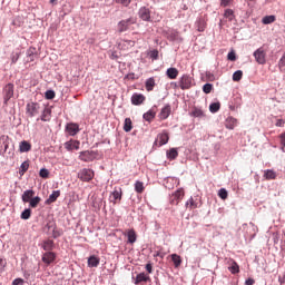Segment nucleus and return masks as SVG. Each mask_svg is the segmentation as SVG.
<instances>
[{"label":"nucleus","mask_w":285,"mask_h":285,"mask_svg":"<svg viewBox=\"0 0 285 285\" xmlns=\"http://www.w3.org/2000/svg\"><path fill=\"white\" fill-rule=\"evenodd\" d=\"M4 104H8L14 97V85L8 83L3 89Z\"/></svg>","instance_id":"6"},{"label":"nucleus","mask_w":285,"mask_h":285,"mask_svg":"<svg viewBox=\"0 0 285 285\" xmlns=\"http://www.w3.org/2000/svg\"><path fill=\"white\" fill-rule=\"evenodd\" d=\"M55 259H57V254H55L53 252H46L45 254H42V262L47 266H50V264H52Z\"/></svg>","instance_id":"8"},{"label":"nucleus","mask_w":285,"mask_h":285,"mask_svg":"<svg viewBox=\"0 0 285 285\" xmlns=\"http://www.w3.org/2000/svg\"><path fill=\"white\" fill-rule=\"evenodd\" d=\"M185 195H186V191H184V188L177 189V190H176L174 194H171V196H170V199H169L170 204H171L173 206L179 205V202H181V199H184Z\"/></svg>","instance_id":"3"},{"label":"nucleus","mask_w":285,"mask_h":285,"mask_svg":"<svg viewBox=\"0 0 285 285\" xmlns=\"http://www.w3.org/2000/svg\"><path fill=\"white\" fill-rule=\"evenodd\" d=\"M59 197H61V191L55 190L52 191V194L49 195V198L45 202V204H47V206H50V204H55V202H57Z\"/></svg>","instance_id":"14"},{"label":"nucleus","mask_w":285,"mask_h":285,"mask_svg":"<svg viewBox=\"0 0 285 285\" xmlns=\"http://www.w3.org/2000/svg\"><path fill=\"white\" fill-rule=\"evenodd\" d=\"M276 21V18L275 16H265L263 19H262V23H264V26H268L271 23H275Z\"/></svg>","instance_id":"36"},{"label":"nucleus","mask_w":285,"mask_h":285,"mask_svg":"<svg viewBox=\"0 0 285 285\" xmlns=\"http://www.w3.org/2000/svg\"><path fill=\"white\" fill-rule=\"evenodd\" d=\"M95 178V171L92 169L83 168L78 173V179L81 181H92Z\"/></svg>","instance_id":"2"},{"label":"nucleus","mask_w":285,"mask_h":285,"mask_svg":"<svg viewBox=\"0 0 285 285\" xmlns=\"http://www.w3.org/2000/svg\"><path fill=\"white\" fill-rule=\"evenodd\" d=\"M125 43H127L128 46H135V41H132V40H127V41H125Z\"/></svg>","instance_id":"61"},{"label":"nucleus","mask_w":285,"mask_h":285,"mask_svg":"<svg viewBox=\"0 0 285 285\" xmlns=\"http://www.w3.org/2000/svg\"><path fill=\"white\" fill-rule=\"evenodd\" d=\"M219 108H222V104L214 102L209 105L210 112H219Z\"/></svg>","instance_id":"42"},{"label":"nucleus","mask_w":285,"mask_h":285,"mask_svg":"<svg viewBox=\"0 0 285 285\" xmlns=\"http://www.w3.org/2000/svg\"><path fill=\"white\" fill-rule=\"evenodd\" d=\"M196 28L198 32H204V30H206V20H204L203 18H199L196 21Z\"/></svg>","instance_id":"29"},{"label":"nucleus","mask_w":285,"mask_h":285,"mask_svg":"<svg viewBox=\"0 0 285 285\" xmlns=\"http://www.w3.org/2000/svg\"><path fill=\"white\" fill-rule=\"evenodd\" d=\"M45 97L46 99H53L56 97L55 90H47Z\"/></svg>","instance_id":"51"},{"label":"nucleus","mask_w":285,"mask_h":285,"mask_svg":"<svg viewBox=\"0 0 285 285\" xmlns=\"http://www.w3.org/2000/svg\"><path fill=\"white\" fill-rule=\"evenodd\" d=\"M135 24V18H128L118 22V32H126L130 26Z\"/></svg>","instance_id":"5"},{"label":"nucleus","mask_w":285,"mask_h":285,"mask_svg":"<svg viewBox=\"0 0 285 285\" xmlns=\"http://www.w3.org/2000/svg\"><path fill=\"white\" fill-rule=\"evenodd\" d=\"M166 75L168 79H177V77H179V70L175 67H170L167 69Z\"/></svg>","instance_id":"20"},{"label":"nucleus","mask_w":285,"mask_h":285,"mask_svg":"<svg viewBox=\"0 0 285 285\" xmlns=\"http://www.w3.org/2000/svg\"><path fill=\"white\" fill-rule=\"evenodd\" d=\"M79 146H81V142L79 140H69L65 142L66 150H79Z\"/></svg>","instance_id":"13"},{"label":"nucleus","mask_w":285,"mask_h":285,"mask_svg":"<svg viewBox=\"0 0 285 285\" xmlns=\"http://www.w3.org/2000/svg\"><path fill=\"white\" fill-rule=\"evenodd\" d=\"M19 150L21 153H30V150H32V145L28 142V140H23L19 145Z\"/></svg>","instance_id":"21"},{"label":"nucleus","mask_w":285,"mask_h":285,"mask_svg":"<svg viewBox=\"0 0 285 285\" xmlns=\"http://www.w3.org/2000/svg\"><path fill=\"white\" fill-rule=\"evenodd\" d=\"M39 175H40V177H42V179H48V177H50V171H48V169H46V168H42V169H40Z\"/></svg>","instance_id":"46"},{"label":"nucleus","mask_w":285,"mask_h":285,"mask_svg":"<svg viewBox=\"0 0 285 285\" xmlns=\"http://www.w3.org/2000/svg\"><path fill=\"white\" fill-rule=\"evenodd\" d=\"M144 101H146V96H144L142 94H134L131 96V104L134 106H141Z\"/></svg>","instance_id":"12"},{"label":"nucleus","mask_w":285,"mask_h":285,"mask_svg":"<svg viewBox=\"0 0 285 285\" xmlns=\"http://www.w3.org/2000/svg\"><path fill=\"white\" fill-rule=\"evenodd\" d=\"M176 157H179V151H177L176 148H171L167 151V159H170V161H173V159Z\"/></svg>","instance_id":"31"},{"label":"nucleus","mask_w":285,"mask_h":285,"mask_svg":"<svg viewBox=\"0 0 285 285\" xmlns=\"http://www.w3.org/2000/svg\"><path fill=\"white\" fill-rule=\"evenodd\" d=\"M28 117H37L41 111V105L39 102H29L26 106Z\"/></svg>","instance_id":"1"},{"label":"nucleus","mask_w":285,"mask_h":285,"mask_svg":"<svg viewBox=\"0 0 285 285\" xmlns=\"http://www.w3.org/2000/svg\"><path fill=\"white\" fill-rule=\"evenodd\" d=\"M145 189H146V188L144 187V183H142V181L137 180V181L135 183V190H136V193H138L139 195H141V193H144Z\"/></svg>","instance_id":"38"},{"label":"nucleus","mask_w":285,"mask_h":285,"mask_svg":"<svg viewBox=\"0 0 285 285\" xmlns=\"http://www.w3.org/2000/svg\"><path fill=\"white\" fill-rule=\"evenodd\" d=\"M121 195H122L121 188L115 189L111 193V202H112V204H119V202H121Z\"/></svg>","instance_id":"17"},{"label":"nucleus","mask_w":285,"mask_h":285,"mask_svg":"<svg viewBox=\"0 0 285 285\" xmlns=\"http://www.w3.org/2000/svg\"><path fill=\"white\" fill-rule=\"evenodd\" d=\"M170 112H171V108H170V105H166L160 114H159V117L160 119H168V117H170Z\"/></svg>","instance_id":"22"},{"label":"nucleus","mask_w":285,"mask_h":285,"mask_svg":"<svg viewBox=\"0 0 285 285\" xmlns=\"http://www.w3.org/2000/svg\"><path fill=\"white\" fill-rule=\"evenodd\" d=\"M41 248H43V250L47 253H52V249L55 248V242L47 239L41 244Z\"/></svg>","instance_id":"18"},{"label":"nucleus","mask_w":285,"mask_h":285,"mask_svg":"<svg viewBox=\"0 0 285 285\" xmlns=\"http://www.w3.org/2000/svg\"><path fill=\"white\" fill-rule=\"evenodd\" d=\"M173 88H179V85L177 82H171Z\"/></svg>","instance_id":"63"},{"label":"nucleus","mask_w":285,"mask_h":285,"mask_svg":"<svg viewBox=\"0 0 285 285\" xmlns=\"http://www.w3.org/2000/svg\"><path fill=\"white\" fill-rule=\"evenodd\" d=\"M284 124H285V121H284L283 119H278V120L276 121L277 128L284 127Z\"/></svg>","instance_id":"58"},{"label":"nucleus","mask_w":285,"mask_h":285,"mask_svg":"<svg viewBox=\"0 0 285 285\" xmlns=\"http://www.w3.org/2000/svg\"><path fill=\"white\" fill-rule=\"evenodd\" d=\"M186 208H189V210H195V208L199 207V203L197 200H195V198L190 197L186 204H185Z\"/></svg>","instance_id":"24"},{"label":"nucleus","mask_w":285,"mask_h":285,"mask_svg":"<svg viewBox=\"0 0 285 285\" xmlns=\"http://www.w3.org/2000/svg\"><path fill=\"white\" fill-rule=\"evenodd\" d=\"M278 137L281 139V149L283 153H285V131L281 134Z\"/></svg>","instance_id":"48"},{"label":"nucleus","mask_w":285,"mask_h":285,"mask_svg":"<svg viewBox=\"0 0 285 285\" xmlns=\"http://www.w3.org/2000/svg\"><path fill=\"white\" fill-rule=\"evenodd\" d=\"M191 117H206V115L204 114V110H202L200 108L194 107L191 112H190Z\"/></svg>","instance_id":"33"},{"label":"nucleus","mask_w":285,"mask_h":285,"mask_svg":"<svg viewBox=\"0 0 285 285\" xmlns=\"http://www.w3.org/2000/svg\"><path fill=\"white\" fill-rule=\"evenodd\" d=\"M66 132H68L70 137H75V135L79 132V125L75 122L67 124Z\"/></svg>","instance_id":"10"},{"label":"nucleus","mask_w":285,"mask_h":285,"mask_svg":"<svg viewBox=\"0 0 285 285\" xmlns=\"http://www.w3.org/2000/svg\"><path fill=\"white\" fill-rule=\"evenodd\" d=\"M124 130L125 132H130V130H132V120L130 118L125 119Z\"/></svg>","instance_id":"37"},{"label":"nucleus","mask_w":285,"mask_h":285,"mask_svg":"<svg viewBox=\"0 0 285 285\" xmlns=\"http://www.w3.org/2000/svg\"><path fill=\"white\" fill-rule=\"evenodd\" d=\"M246 285H253L255 284V279L253 278H248L246 282H245Z\"/></svg>","instance_id":"60"},{"label":"nucleus","mask_w":285,"mask_h":285,"mask_svg":"<svg viewBox=\"0 0 285 285\" xmlns=\"http://www.w3.org/2000/svg\"><path fill=\"white\" fill-rule=\"evenodd\" d=\"M32 197H35V190L32 189L24 190L22 194V202L24 204H29Z\"/></svg>","instance_id":"19"},{"label":"nucleus","mask_w":285,"mask_h":285,"mask_svg":"<svg viewBox=\"0 0 285 285\" xmlns=\"http://www.w3.org/2000/svg\"><path fill=\"white\" fill-rule=\"evenodd\" d=\"M12 284L13 285H23L24 281H23V278H16V279H13Z\"/></svg>","instance_id":"56"},{"label":"nucleus","mask_w":285,"mask_h":285,"mask_svg":"<svg viewBox=\"0 0 285 285\" xmlns=\"http://www.w3.org/2000/svg\"><path fill=\"white\" fill-rule=\"evenodd\" d=\"M155 78L147 79L145 82V88L147 92H153V90L155 89Z\"/></svg>","instance_id":"27"},{"label":"nucleus","mask_w":285,"mask_h":285,"mask_svg":"<svg viewBox=\"0 0 285 285\" xmlns=\"http://www.w3.org/2000/svg\"><path fill=\"white\" fill-rule=\"evenodd\" d=\"M127 239L128 244H135V242H137V233L135 229L127 230Z\"/></svg>","instance_id":"23"},{"label":"nucleus","mask_w":285,"mask_h":285,"mask_svg":"<svg viewBox=\"0 0 285 285\" xmlns=\"http://www.w3.org/2000/svg\"><path fill=\"white\" fill-rule=\"evenodd\" d=\"M0 146L4 151L8 150V136L0 137Z\"/></svg>","instance_id":"41"},{"label":"nucleus","mask_w":285,"mask_h":285,"mask_svg":"<svg viewBox=\"0 0 285 285\" xmlns=\"http://www.w3.org/2000/svg\"><path fill=\"white\" fill-rule=\"evenodd\" d=\"M235 126H237V119L229 117L227 119L226 128H228V130H234Z\"/></svg>","instance_id":"34"},{"label":"nucleus","mask_w":285,"mask_h":285,"mask_svg":"<svg viewBox=\"0 0 285 285\" xmlns=\"http://www.w3.org/2000/svg\"><path fill=\"white\" fill-rule=\"evenodd\" d=\"M111 59H117V53L116 52L111 53Z\"/></svg>","instance_id":"64"},{"label":"nucleus","mask_w":285,"mask_h":285,"mask_svg":"<svg viewBox=\"0 0 285 285\" xmlns=\"http://www.w3.org/2000/svg\"><path fill=\"white\" fill-rule=\"evenodd\" d=\"M144 119L145 121H153L154 117H155V111L149 110L146 114H144Z\"/></svg>","instance_id":"43"},{"label":"nucleus","mask_w":285,"mask_h":285,"mask_svg":"<svg viewBox=\"0 0 285 285\" xmlns=\"http://www.w3.org/2000/svg\"><path fill=\"white\" fill-rule=\"evenodd\" d=\"M7 264L8 262H6V258L0 257V273H3V271H6Z\"/></svg>","instance_id":"52"},{"label":"nucleus","mask_w":285,"mask_h":285,"mask_svg":"<svg viewBox=\"0 0 285 285\" xmlns=\"http://www.w3.org/2000/svg\"><path fill=\"white\" fill-rule=\"evenodd\" d=\"M179 88L181 90H190L193 88V78L188 75H183L179 79Z\"/></svg>","instance_id":"4"},{"label":"nucleus","mask_w":285,"mask_h":285,"mask_svg":"<svg viewBox=\"0 0 285 285\" xmlns=\"http://www.w3.org/2000/svg\"><path fill=\"white\" fill-rule=\"evenodd\" d=\"M171 261L174 262L175 268H179L181 266V256L171 254Z\"/></svg>","instance_id":"32"},{"label":"nucleus","mask_w":285,"mask_h":285,"mask_svg":"<svg viewBox=\"0 0 285 285\" xmlns=\"http://www.w3.org/2000/svg\"><path fill=\"white\" fill-rule=\"evenodd\" d=\"M168 134H159L156 142L158 146H166V144H168Z\"/></svg>","instance_id":"25"},{"label":"nucleus","mask_w":285,"mask_h":285,"mask_svg":"<svg viewBox=\"0 0 285 285\" xmlns=\"http://www.w3.org/2000/svg\"><path fill=\"white\" fill-rule=\"evenodd\" d=\"M227 59L229 61H237V56L235 55V51H230L228 55H227Z\"/></svg>","instance_id":"54"},{"label":"nucleus","mask_w":285,"mask_h":285,"mask_svg":"<svg viewBox=\"0 0 285 285\" xmlns=\"http://www.w3.org/2000/svg\"><path fill=\"white\" fill-rule=\"evenodd\" d=\"M230 4V0H220L222 8H226Z\"/></svg>","instance_id":"57"},{"label":"nucleus","mask_w":285,"mask_h":285,"mask_svg":"<svg viewBox=\"0 0 285 285\" xmlns=\"http://www.w3.org/2000/svg\"><path fill=\"white\" fill-rule=\"evenodd\" d=\"M279 283L285 284V274L283 275V277L279 278Z\"/></svg>","instance_id":"62"},{"label":"nucleus","mask_w":285,"mask_h":285,"mask_svg":"<svg viewBox=\"0 0 285 285\" xmlns=\"http://www.w3.org/2000/svg\"><path fill=\"white\" fill-rule=\"evenodd\" d=\"M132 0H116V3H119L120 6H124V8H128Z\"/></svg>","instance_id":"49"},{"label":"nucleus","mask_w":285,"mask_h":285,"mask_svg":"<svg viewBox=\"0 0 285 285\" xmlns=\"http://www.w3.org/2000/svg\"><path fill=\"white\" fill-rule=\"evenodd\" d=\"M40 119H41V121H50V119H52V109L50 107L43 105Z\"/></svg>","instance_id":"9"},{"label":"nucleus","mask_w":285,"mask_h":285,"mask_svg":"<svg viewBox=\"0 0 285 285\" xmlns=\"http://www.w3.org/2000/svg\"><path fill=\"white\" fill-rule=\"evenodd\" d=\"M88 266L91 268H97V266H99V258H97V256H90L88 258Z\"/></svg>","instance_id":"30"},{"label":"nucleus","mask_w":285,"mask_h":285,"mask_svg":"<svg viewBox=\"0 0 285 285\" xmlns=\"http://www.w3.org/2000/svg\"><path fill=\"white\" fill-rule=\"evenodd\" d=\"M29 168H30V163L23 161L20 166L19 175H21V177H23V175H26V173H28Z\"/></svg>","instance_id":"35"},{"label":"nucleus","mask_w":285,"mask_h":285,"mask_svg":"<svg viewBox=\"0 0 285 285\" xmlns=\"http://www.w3.org/2000/svg\"><path fill=\"white\" fill-rule=\"evenodd\" d=\"M149 57H150L151 59H155V60L159 59V51H158V50H151V51L149 52Z\"/></svg>","instance_id":"53"},{"label":"nucleus","mask_w":285,"mask_h":285,"mask_svg":"<svg viewBox=\"0 0 285 285\" xmlns=\"http://www.w3.org/2000/svg\"><path fill=\"white\" fill-rule=\"evenodd\" d=\"M146 271H147V273H153V264H150V263H148L147 265H146Z\"/></svg>","instance_id":"59"},{"label":"nucleus","mask_w":285,"mask_h":285,"mask_svg":"<svg viewBox=\"0 0 285 285\" xmlns=\"http://www.w3.org/2000/svg\"><path fill=\"white\" fill-rule=\"evenodd\" d=\"M228 271L233 274V275H237V273H239V265L237 264V262H235L234 259L230 261V265L228 267Z\"/></svg>","instance_id":"26"},{"label":"nucleus","mask_w":285,"mask_h":285,"mask_svg":"<svg viewBox=\"0 0 285 285\" xmlns=\"http://www.w3.org/2000/svg\"><path fill=\"white\" fill-rule=\"evenodd\" d=\"M242 77H244V71L237 70L233 73V81H242Z\"/></svg>","instance_id":"40"},{"label":"nucleus","mask_w":285,"mask_h":285,"mask_svg":"<svg viewBox=\"0 0 285 285\" xmlns=\"http://www.w3.org/2000/svg\"><path fill=\"white\" fill-rule=\"evenodd\" d=\"M254 57L257 63H266V51L264 50V48L261 47L256 51H254Z\"/></svg>","instance_id":"7"},{"label":"nucleus","mask_w":285,"mask_h":285,"mask_svg":"<svg viewBox=\"0 0 285 285\" xmlns=\"http://www.w3.org/2000/svg\"><path fill=\"white\" fill-rule=\"evenodd\" d=\"M139 17L142 19V21H150V9L141 7L139 9Z\"/></svg>","instance_id":"15"},{"label":"nucleus","mask_w":285,"mask_h":285,"mask_svg":"<svg viewBox=\"0 0 285 285\" xmlns=\"http://www.w3.org/2000/svg\"><path fill=\"white\" fill-rule=\"evenodd\" d=\"M80 161H92L95 159V151L85 150L79 154Z\"/></svg>","instance_id":"11"},{"label":"nucleus","mask_w":285,"mask_h":285,"mask_svg":"<svg viewBox=\"0 0 285 285\" xmlns=\"http://www.w3.org/2000/svg\"><path fill=\"white\" fill-rule=\"evenodd\" d=\"M264 177L267 180L277 179V173H275V170L267 169L264 171Z\"/></svg>","instance_id":"28"},{"label":"nucleus","mask_w":285,"mask_h":285,"mask_svg":"<svg viewBox=\"0 0 285 285\" xmlns=\"http://www.w3.org/2000/svg\"><path fill=\"white\" fill-rule=\"evenodd\" d=\"M31 215H32V210L31 209H24L21 213V219H28Z\"/></svg>","instance_id":"47"},{"label":"nucleus","mask_w":285,"mask_h":285,"mask_svg":"<svg viewBox=\"0 0 285 285\" xmlns=\"http://www.w3.org/2000/svg\"><path fill=\"white\" fill-rule=\"evenodd\" d=\"M142 282H150V275L146 274V273H140L136 276L135 278V284L136 285H139L141 284Z\"/></svg>","instance_id":"16"},{"label":"nucleus","mask_w":285,"mask_h":285,"mask_svg":"<svg viewBox=\"0 0 285 285\" xmlns=\"http://www.w3.org/2000/svg\"><path fill=\"white\" fill-rule=\"evenodd\" d=\"M203 92H205V95H210V92H213V83H205L203 86Z\"/></svg>","instance_id":"44"},{"label":"nucleus","mask_w":285,"mask_h":285,"mask_svg":"<svg viewBox=\"0 0 285 285\" xmlns=\"http://www.w3.org/2000/svg\"><path fill=\"white\" fill-rule=\"evenodd\" d=\"M233 9H227L225 10L224 17H226V19H229V21H233Z\"/></svg>","instance_id":"50"},{"label":"nucleus","mask_w":285,"mask_h":285,"mask_svg":"<svg viewBox=\"0 0 285 285\" xmlns=\"http://www.w3.org/2000/svg\"><path fill=\"white\" fill-rule=\"evenodd\" d=\"M52 237H53L55 239H57V237H61V232H59V229H57V228H53V230H52Z\"/></svg>","instance_id":"55"},{"label":"nucleus","mask_w":285,"mask_h":285,"mask_svg":"<svg viewBox=\"0 0 285 285\" xmlns=\"http://www.w3.org/2000/svg\"><path fill=\"white\" fill-rule=\"evenodd\" d=\"M40 202H41V197H39V196L32 197L31 200L29 202V206L31 208H37V206H39Z\"/></svg>","instance_id":"39"},{"label":"nucleus","mask_w":285,"mask_h":285,"mask_svg":"<svg viewBox=\"0 0 285 285\" xmlns=\"http://www.w3.org/2000/svg\"><path fill=\"white\" fill-rule=\"evenodd\" d=\"M218 197H220V199H228V191L226 188H220L218 190Z\"/></svg>","instance_id":"45"}]
</instances>
